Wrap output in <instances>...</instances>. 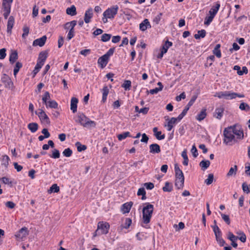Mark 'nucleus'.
I'll return each instance as SVG.
<instances>
[{
	"label": "nucleus",
	"mask_w": 250,
	"mask_h": 250,
	"mask_svg": "<svg viewBox=\"0 0 250 250\" xmlns=\"http://www.w3.org/2000/svg\"><path fill=\"white\" fill-rule=\"evenodd\" d=\"M1 180L4 184H7L10 186H12V182L9 178L6 177H3L2 178Z\"/></svg>",
	"instance_id": "58"
},
{
	"label": "nucleus",
	"mask_w": 250,
	"mask_h": 250,
	"mask_svg": "<svg viewBox=\"0 0 250 250\" xmlns=\"http://www.w3.org/2000/svg\"><path fill=\"white\" fill-rule=\"evenodd\" d=\"M214 179V175L212 173L209 174L208 175V178L205 180V183L207 185H209L212 183Z\"/></svg>",
	"instance_id": "49"
},
{
	"label": "nucleus",
	"mask_w": 250,
	"mask_h": 250,
	"mask_svg": "<svg viewBox=\"0 0 250 250\" xmlns=\"http://www.w3.org/2000/svg\"><path fill=\"white\" fill-rule=\"evenodd\" d=\"M197 98L196 96H193L188 102V103L187 104L186 106L185 107V109L183 110L184 111H186V112L187 113L188 111L189 110L190 107L193 105L194 103L195 102L196 99Z\"/></svg>",
	"instance_id": "34"
},
{
	"label": "nucleus",
	"mask_w": 250,
	"mask_h": 250,
	"mask_svg": "<svg viewBox=\"0 0 250 250\" xmlns=\"http://www.w3.org/2000/svg\"><path fill=\"white\" fill-rule=\"evenodd\" d=\"M242 189L244 192H246L247 194L250 192L249 186H248L246 183H243Z\"/></svg>",
	"instance_id": "61"
},
{
	"label": "nucleus",
	"mask_w": 250,
	"mask_h": 250,
	"mask_svg": "<svg viewBox=\"0 0 250 250\" xmlns=\"http://www.w3.org/2000/svg\"><path fill=\"white\" fill-rule=\"evenodd\" d=\"M1 81L4 83L5 86L6 88H11L13 85V83L10 78L6 74H3L2 75Z\"/></svg>",
	"instance_id": "7"
},
{
	"label": "nucleus",
	"mask_w": 250,
	"mask_h": 250,
	"mask_svg": "<svg viewBox=\"0 0 250 250\" xmlns=\"http://www.w3.org/2000/svg\"><path fill=\"white\" fill-rule=\"evenodd\" d=\"M220 46L221 45L220 44H216L213 50V54L218 58L221 57V53L220 50Z\"/></svg>",
	"instance_id": "35"
},
{
	"label": "nucleus",
	"mask_w": 250,
	"mask_h": 250,
	"mask_svg": "<svg viewBox=\"0 0 250 250\" xmlns=\"http://www.w3.org/2000/svg\"><path fill=\"white\" fill-rule=\"evenodd\" d=\"M93 13L92 8H89L85 12L84 16V21L86 23H88L90 22V19L93 17Z\"/></svg>",
	"instance_id": "8"
},
{
	"label": "nucleus",
	"mask_w": 250,
	"mask_h": 250,
	"mask_svg": "<svg viewBox=\"0 0 250 250\" xmlns=\"http://www.w3.org/2000/svg\"><path fill=\"white\" fill-rule=\"evenodd\" d=\"M132 223V220L129 218H125L124 223L122 225V227L125 229H128Z\"/></svg>",
	"instance_id": "43"
},
{
	"label": "nucleus",
	"mask_w": 250,
	"mask_h": 250,
	"mask_svg": "<svg viewBox=\"0 0 250 250\" xmlns=\"http://www.w3.org/2000/svg\"><path fill=\"white\" fill-rule=\"evenodd\" d=\"M131 85V82L129 80L125 81L124 83L122 85V86L125 88V90H128L130 89Z\"/></svg>",
	"instance_id": "48"
},
{
	"label": "nucleus",
	"mask_w": 250,
	"mask_h": 250,
	"mask_svg": "<svg viewBox=\"0 0 250 250\" xmlns=\"http://www.w3.org/2000/svg\"><path fill=\"white\" fill-rule=\"evenodd\" d=\"M50 190L54 193H57L60 190V188L57 184H54L50 188Z\"/></svg>",
	"instance_id": "55"
},
{
	"label": "nucleus",
	"mask_w": 250,
	"mask_h": 250,
	"mask_svg": "<svg viewBox=\"0 0 250 250\" xmlns=\"http://www.w3.org/2000/svg\"><path fill=\"white\" fill-rule=\"evenodd\" d=\"M23 34L22 35V37L23 38H25L28 35L29 32V28L26 26L24 25L23 27Z\"/></svg>",
	"instance_id": "54"
},
{
	"label": "nucleus",
	"mask_w": 250,
	"mask_h": 250,
	"mask_svg": "<svg viewBox=\"0 0 250 250\" xmlns=\"http://www.w3.org/2000/svg\"><path fill=\"white\" fill-rule=\"evenodd\" d=\"M151 27V25L148 19H145L139 25V28L142 31H145L148 28Z\"/></svg>",
	"instance_id": "13"
},
{
	"label": "nucleus",
	"mask_w": 250,
	"mask_h": 250,
	"mask_svg": "<svg viewBox=\"0 0 250 250\" xmlns=\"http://www.w3.org/2000/svg\"><path fill=\"white\" fill-rule=\"evenodd\" d=\"M145 206L143 208V222L147 224L149 223L153 212L154 206L149 203L145 204Z\"/></svg>",
	"instance_id": "2"
},
{
	"label": "nucleus",
	"mask_w": 250,
	"mask_h": 250,
	"mask_svg": "<svg viewBox=\"0 0 250 250\" xmlns=\"http://www.w3.org/2000/svg\"><path fill=\"white\" fill-rule=\"evenodd\" d=\"M75 146H77V150L79 152L84 151L87 148L85 145H82L79 142H76L75 144Z\"/></svg>",
	"instance_id": "45"
},
{
	"label": "nucleus",
	"mask_w": 250,
	"mask_h": 250,
	"mask_svg": "<svg viewBox=\"0 0 250 250\" xmlns=\"http://www.w3.org/2000/svg\"><path fill=\"white\" fill-rule=\"evenodd\" d=\"M14 23V18L13 16H10L8 19L7 25V32L10 35L12 32V29L13 27Z\"/></svg>",
	"instance_id": "12"
},
{
	"label": "nucleus",
	"mask_w": 250,
	"mask_h": 250,
	"mask_svg": "<svg viewBox=\"0 0 250 250\" xmlns=\"http://www.w3.org/2000/svg\"><path fill=\"white\" fill-rule=\"evenodd\" d=\"M160 152V146L157 144H153L149 146V152L150 153H159Z\"/></svg>",
	"instance_id": "11"
},
{
	"label": "nucleus",
	"mask_w": 250,
	"mask_h": 250,
	"mask_svg": "<svg viewBox=\"0 0 250 250\" xmlns=\"http://www.w3.org/2000/svg\"><path fill=\"white\" fill-rule=\"evenodd\" d=\"M111 37V34L104 33L101 37V41L103 42H107L110 39Z\"/></svg>",
	"instance_id": "52"
},
{
	"label": "nucleus",
	"mask_w": 250,
	"mask_h": 250,
	"mask_svg": "<svg viewBox=\"0 0 250 250\" xmlns=\"http://www.w3.org/2000/svg\"><path fill=\"white\" fill-rule=\"evenodd\" d=\"M153 131L154 133V135L155 136L156 138L159 140H161L164 139L165 138V134L162 135V132L161 131H158V128L156 127H155L153 128Z\"/></svg>",
	"instance_id": "23"
},
{
	"label": "nucleus",
	"mask_w": 250,
	"mask_h": 250,
	"mask_svg": "<svg viewBox=\"0 0 250 250\" xmlns=\"http://www.w3.org/2000/svg\"><path fill=\"white\" fill-rule=\"evenodd\" d=\"M214 18V17L211 16L209 15L208 17H207L205 18V20L204 21V24L205 25H209L210 22L212 21L213 19Z\"/></svg>",
	"instance_id": "57"
},
{
	"label": "nucleus",
	"mask_w": 250,
	"mask_h": 250,
	"mask_svg": "<svg viewBox=\"0 0 250 250\" xmlns=\"http://www.w3.org/2000/svg\"><path fill=\"white\" fill-rule=\"evenodd\" d=\"M28 234L27 228L26 227L22 228L16 235L17 237L22 238Z\"/></svg>",
	"instance_id": "18"
},
{
	"label": "nucleus",
	"mask_w": 250,
	"mask_h": 250,
	"mask_svg": "<svg viewBox=\"0 0 250 250\" xmlns=\"http://www.w3.org/2000/svg\"><path fill=\"white\" fill-rule=\"evenodd\" d=\"M237 171V166L235 165L233 167H230L229 172L227 174V176L229 177L232 175H235L236 174Z\"/></svg>",
	"instance_id": "36"
},
{
	"label": "nucleus",
	"mask_w": 250,
	"mask_h": 250,
	"mask_svg": "<svg viewBox=\"0 0 250 250\" xmlns=\"http://www.w3.org/2000/svg\"><path fill=\"white\" fill-rule=\"evenodd\" d=\"M47 38L46 36H43L42 37L37 39L34 41L33 43V46H37L39 45V46H42L44 45L46 41Z\"/></svg>",
	"instance_id": "9"
},
{
	"label": "nucleus",
	"mask_w": 250,
	"mask_h": 250,
	"mask_svg": "<svg viewBox=\"0 0 250 250\" xmlns=\"http://www.w3.org/2000/svg\"><path fill=\"white\" fill-rule=\"evenodd\" d=\"M244 95L243 94H239L235 92H231L230 91H229L227 100H232L233 99H235L237 97L239 98H243L244 97Z\"/></svg>",
	"instance_id": "20"
},
{
	"label": "nucleus",
	"mask_w": 250,
	"mask_h": 250,
	"mask_svg": "<svg viewBox=\"0 0 250 250\" xmlns=\"http://www.w3.org/2000/svg\"><path fill=\"white\" fill-rule=\"evenodd\" d=\"M221 217L223 220L228 224L229 225L230 223V219L229 216L223 213L221 214Z\"/></svg>",
	"instance_id": "56"
},
{
	"label": "nucleus",
	"mask_w": 250,
	"mask_h": 250,
	"mask_svg": "<svg viewBox=\"0 0 250 250\" xmlns=\"http://www.w3.org/2000/svg\"><path fill=\"white\" fill-rule=\"evenodd\" d=\"M176 119L174 117L171 118L170 120L167 123V130L170 131L173 127V124H175L176 122Z\"/></svg>",
	"instance_id": "42"
},
{
	"label": "nucleus",
	"mask_w": 250,
	"mask_h": 250,
	"mask_svg": "<svg viewBox=\"0 0 250 250\" xmlns=\"http://www.w3.org/2000/svg\"><path fill=\"white\" fill-rule=\"evenodd\" d=\"M144 186L147 189H152L154 187V184L151 182L145 183Z\"/></svg>",
	"instance_id": "64"
},
{
	"label": "nucleus",
	"mask_w": 250,
	"mask_h": 250,
	"mask_svg": "<svg viewBox=\"0 0 250 250\" xmlns=\"http://www.w3.org/2000/svg\"><path fill=\"white\" fill-rule=\"evenodd\" d=\"M132 205L133 203L132 202L124 204L121 207V210L123 213H128L130 211Z\"/></svg>",
	"instance_id": "16"
},
{
	"label": "nucleus",
	"mask_w": 250,
	"mask_h": 250,
	"mask_svg": "<svg viewBox=\"0 0 250 250\" xmlns=\"http://www.w3.org/2000/svg\"><path fill=\"white\" fill-rule=\"evenodd\" d=\"M18 55L17 51H14L12 52L9 57V62L10 63L13 64L18 59Z\"/></svg>",
	"instance_id": "25"
},
{
	"label": "nucleus",
	"mask_w": 250,
	"mask_h": 250,
	"mask_svg": "<svg viewBox=\"0 0 250 250\" xmlns=\"http://www.w3.org/2000/svg\"><path fill=\"white\" fill-rule=\"evenodd\" d=\"M109 58L104 55L100 57L98 60V63L101 65V68H104L107 64Z\"/></svg>",
	"instance_id": "10"
},
{
	"label": "nucleus",
	"mask_w": 250,
	"mask_h": 250,
	"mask_svg": "<svg viewBox=\"0 0 250 250\" xmlns=\"http://www.w3.org/2000/svg\"><path fill=\"white\" fill-rule=\"evenodd\" d=\"M162 90L161 87H156L154 89H150L149 91L148 90L147 91V92L150 93L151 94H155L158 93L159 91Z\"/></svg>",
	"instance_id": "59"
},
{
	"label": "nucleus",
	"mask_w": 250,
	"mask_h": 250,
	"mask_svg": "<svg viewBox=\"0 0 250 250\" xmlns=\"http://www.w3.org/2000/svg\"><path fill=\"white\" fill-rule=\"evenodd\" d=\"M28 128L31 131V132L34 133L38 130V125L36 123H29L28 125Z\"/></svg>",
	"instance_id": "33"
},
{
	"label": "nucleus",
	"mask_w": 250,
	"mask_h": 250,
	"mask_svg": "<svg viewBox=\"0 0 250 250\" xmlns=\"http://www.w3.org/2000/svg\"><path fill=\"white\" fill-rule=\"evenodd\" d=\"M172 189V185L168 182H166L165 186L163 188V190L165 192H170Z\"/></svg>",
	"instance_id": "37"
},
{
	"label": "nucleus",
	"mask_w": 250,
	"mask_h": 250,
	"mask_svg": "<svg viewBox=\"0 0 250 250\" xmlns=\"http://www.w3.org/2000/svg\"><path fill=\"white\" fill-rule=\"evenodd\" d=\"M206 32L205 30L202 29L199 30L198 33L194 35V38L196 39H199L200 38H203L206 36Z\"/></svg>",
	"instance_id": "38"
},
{
	"label": "nucleus",
	"mask_w": 250,
	"mask_h": 250,
	"mask_svg": "<svg viewBox=\"0 0 250 250\" xmlns=\"http://www.w3.org/2000/svg\"><path fill=\"white\" fill-rule=\"evenodd\" d=\"M212 227L215 235V238L222 236L221 231L219 227L216 225L212 226Z\"/></svg>",
	"instance_id": "41"
},
{
	"label": "nucleus",
	"mask_w": 250,
	"mask_h": 250,
	"mask_svg": "<svg viewBox=\"0 0 250 250\" xmlns=\"http://www.w3.org/2000/svg\"><path fill=\"white\" fill-rule=\"evenodd\" d=\"M39 111V112L36 111L35 114L38 115L41 122L43 124L50 125V120L45 112L42 109H40Z\"/></svg>",
	"instance_id": "6"
},
{
	"label": "nucleus",
	"mask_w": 250,
	"mask_h": 250,
	"mask_svg": "<svg viewBox=\"0 0 250 250\" xmlns=\"http://www.w3.org/2000/svg\"><path fill=\"white\" fill-rule=\"evenodd\" d=\"M110 225L107 222H100L98 224L97 230L95 231L93 236L100 235L103 234H107L108 232Z\"/></svg>",
	"instance_id": "3"
},
{
	"label": "nucleus",
	"mask_w": 250,
	"mask_h": 250,
	"mask_svg": "<svg viewBox=\"0 0 250 250\" xmlns=\"http://www.w3.org/2000/svg\"><path fill=\"white\" fill-rule=\"evenodd\" d=\"M74 36V29H70L68 33L67 39L68 40H71Z\"/></svg>",
	"instance_id": "63"
},
{
	"label": "nucleus",
	"mask_w": 250,
	"mask_h": 250,
	"mask_svg": "<svg viewBox=\"0 0 250 250\" xmlns=\"http://www.w3.org/2000/svg\"><path fill=\"white\" fill-rule=\"evenodd\" d=\"M77 117L78 120H76V122H78L84 127H86L88 125L94 127L96 125L95 122L89 120V119L83 113H79Z\"/></svg>",
	"instance_id": "4"
},
{
	"label": "nucleus",
	"mask_w": 250,
	"mask_h": 250,
	"mask_svg": "<svg viewBox=\"0 0 250 250\" xmlns=\"http://www.w3.org/2000/svg\"><path fill=\"white\" fill-rule=\"evenodd\" d=\"M191 152L194 158H196L198 155L197 149L195 145H193L191 149Z\"/></svg>",
	"instance_id": "60"
},
{
	"label": "nucleus",
	"mask_w": 250,
	"mask_h": 250,
	"mask_svg": "<svg viewBox=\"0 0 250 250\" xmlns=\"http://www.w3.org/2000/svg\"><path fill=\"white\" fill-rule=\"evenodd\" d=\"M184 177H179L178 178L175 179V186L177 187L178 189H181L183 188L184 184Z\"/></svg>",
	"instance_id": "21"
},
{
	"label": "nucleus",
	"mask_w": 250,
	"mask_h": 250,
	"mask_svg": "<svg viewBox=\"0 0 250 250\" xmlns=\"http://www.w3.org/2000/svg\"><path fill=\"white\" fill-rule=\"evenodd\" d=\"M224 111V107L223 106H220V107L216 108L214 113V116L218 119H220L223 116Z\"/></svg>",
	"instance_id": "14"
},
{
	"label": "nucleus",
	"mask_w": 250,
	"mask_h": 250,
	"mask_svg": "<svg viewBox=\"0 0 250 250\" xmlns=\"http://www.w3.org/2000/svg\"><path fill=\"white\" fill-rule=\"evenodd\" d=\"M220 7L219 2H216L214 6H212L209 11V14L213 17H215Z\"/></svg>",
	"instance_id": "15"
},
{
	"label": "nucleus",
	"mask_w": 250,
	"mask_h": 250,
	"mask_svg": "<svg viewBox=\"0 0 250 250\" xmlns=\"http://www.w3.org/2000/svg\"><path fill=\"white\" fill-rule=\"evenodd\" d=\"M228 92V91L218 92L216 93V94L214 95V96L217 97L220 99L224 98L227 100Z\"/></svg>",
	"instance_id": "32"
},
{
	"label": "nucleus",
	"mask_w": 250,
	"mask_h": 250,
	"mask_svg": "<svg viewBox=\"0 0 250 250\" xmlns=\"http://www.w3.org/2000/svg\"><path fill=\"white\" fill-rule=\"evenodd\" d=\"M78 103V100L75 97H73L71 100L70 109L73 113H75L77 111V104Z\"/></svg>",
	"instance_id": "17"
},
{
	"label": "nucleus",
	"mask_w": 250,
	"mask_h": 250,
	"mask_svg": "<svg viewBox=\"0 0 250 250\" xmlns=\"http://www.w3.org/2000/svg\"><path fill=\"white\" fill-rule=\"evenodd\" d=\"M2 7L4 10L3 17L4 19H7L11 11V5L7 4L5 5L4 3H2Z\"/></svg>",
	"instance_id": "19"
},
{
	"label": "nucleus",
	"mask_w": 250,
	"mask_h": 250,
	"mask_svg": "<svg viewBox=\"0 0 250 250\" xmlns=\"http://www.w3.org/2000/svg\"><path fill=\"white\" fill-rule=\"evenodd\" d=\"M47 57V53L45 51H42L39 54L38 61L44 63Z\"/></svg>",
	"instance_id": "26"
},
{
	"label": "nucleus",
	"mask_w": 250,
	"mask_h": 250,
	"mask_svg": "<svg viewBox=\"0 0 250 250\" xmlns=\"http://www.w3.org/2000/svg\"><path fill=\"white\" fill-rule=\"evenodd\" d=\"M118 9L119 7L117 5L108 8L104 12L103 16L106 17L108 19H113L117 14Z\"/></svg>",
	"instance_id": "5"
},
{
	"label": "nucleus",
	"mask_w": 250,
	"mask_h": 250,
	"mask_svg": "<svg viewBox=\"0 0 250 250\" xmlns=\"http://www.w3.org/2000/svg\"><path fill=\"white\" fill-rule=\"evenodd\" d=\"M172 43L171 42H169L168 41H167L165 44L163 45L162 46V48L161 49V50L163 51V52L166 53L169 47H170L171 46H172Z\"/></svg>",
	"instance_id": "31"
},
{
	"label": "nucleus",
	"mask_w": 250,
	"mask_h": 250,
	"mask_svg": "<svg viewBox=\"0 0 250 250\" xmlns=\"http://www.w3.org/2000/svg\"><path fill=\"white\" fill-rule=\"evenodd\" d=\"M127 137H131L130 132L128 131L125 132L123 133L118 134L117 135V138L119 141H122V140L125 139Z\"/></svg>",
	"instance_id": "39"
},
{
	"label": "nucleus",
	"mask_w": 250,
	"mask_h": 250,
	"mask_svg": "<svg viewBox=\"0 0 250 250\" xmlns=\"http://www.w3.org/2000/svg\"><path fill=\"white\" fill-rule=\"evenodd\" d=\"M77 24L76 21H72L70 22H66L64 26V28L65 29H74V27L76 26Z\"/></svg>",
	"instance_id": "28"
},
{
	"label": "nucleus",
	"mask_w": 250,
	"mask_h": 250,
	"mask_svg": "<svg viewBox=\"0 0 250 250\" xmlns=\"http://www.w3.org/2000/svg\"><path fill=\"white\" fill-rule=\"evenodd\" d=\"M228 238L230 240H237L238 237L235 236L231 232L229 231L228 234Z\"/></svg>",
	"instance_id": "62"
},
{
	"label": "nucleus",
	"mask_w": 250,
	"mask_h": 250,
	"mask_svg": "<svg viewBox=\"0 0 250 250\" xmlns=\"http://www.w3.org/2000/svg\"><path fill=\"white\" fill-rule=\"evenodd\" d=\"M72 150L70 148L65 149L62 152V154L66 157H70L72 154Z\"/></svg>",
	"instance_id": "50"
},
{
	"label": "nucleus",
	"mask_w": 250,
	"mask_h": 250,
	"mask_svg": "<svg viewBox=\"0 0 250 250\" xmlns=\"http://www.w3.org/2000/svg\"><path fill=\"white\" fill-rule=\"evenodd\" d=\"M58 104L54 100L48 101V107L57 108L58 107Z\"/></svg>",
	"instance_id": "53"
},
{
	"label": "nucleus",
	"mask_w": 250,
	"mask_h": 250,
	"mask_svg": "<svg viewBox=\"0 0 250 250\" xmlns=\"http://www.w3.org/2000/svg\"><path fill=\"white\" fill-rule=\"evenodd\" d=\"M206 109H202L200 112L197 115L196 119L199 121H201L206 118Z\"/></svg>",
	"instance_id": "24"
},
{
	"label": "nucleus",
	"mask_w": 250,
	"mask_h": 250,
	"mask_svg": "<svg viewBox=\"0 0 250 250\" xmlns=\"http://www.w3.org/2000/svg\"><path fill=\"white\" fill-rule=\"evenodd\" d=\"M66 12L69 15L75 16L77 14L76 8L74 5H72L66 9Z\"/></svg>",
	"instance_id": "27"
},
{
	"label": "nucleus",
	"mask_w": 250,
	"mask_h": 250,
	"mask_svg": "<svg viewBox=\"0 0 250 250\" xmlns=\"http://www.w3.org/2000/svg\"><path fill=\"white\" fill-rule=\"evenodd\" d=\"M51 158L54 159H58L60 157V153L59 151L57 149H54L52 151V154L50 156Z\"/></svg>",
	"instance_id": "51"
},
{
	"label": "nucleus",
	"mask_w": 250,
	"mask_h": 250,
	"mask_svg": "<svg viewBox=\"0 0 250 250\" xmlns=\"http://www.w3.org/2000/svg\"><path fill=\"white\" fill-rule=\"evenodd\" d=\"M146 191H145L144 188H140L138 189V192H137V195L138 196H140V195L142 196V200H145L146 198Z\"/></svg>",
	"instance_id": "44"
},
{
	"label": "nucleus",
	"mask_w": 250,
	"mask_h": 250,
	"mask_svg": "<svg viewBox=\"0 0 250 250\" xmlns=\"http://www.w3.org/2000/svg\"><path fill=\"white\" fill-rule=\"evenodd\" d=\"M22 64L21 62H16L15 66L14 69V75L15 76H16L17 74L19 71V70L22 67Z\"/></svg>",
	"instance_id": "47"
},
{
	"label": "nucleus",
	"mask_w": 250,
	"mask_h": 250,
	"mask_svg": "<svg viewBox=\"0 0 250 250\" xmlns=\"http://www.w3.org/2000/svg\"><path fill=\"white\" fill-rule=\"evenodd\" d=\"M223 142L232 146L244 138V132L241 125H234L225 128L223 131Z\"/></svg>",
	"instance_id": "1"
},
{
	"label": "nucleus",
	"mask_w": 250,
	"mask_h": 250,
	"mask_svg": "<svg viewBox=\"0 0 250 250\" xmlns=\"http://www.w3.org/2000/svg\"><path fill=\"white\" fill-rule=\"evenodd\" d=\"M103 93V97H102V101L104 103L107 99V96L109 93V89L108 88L107 86H104L102 89Z\"/></svg>",
	"instance_id": "30"
},
{
	"label": "nucleus",
	"mask_w": 250,
	"mask_h": 250,
	"mask_svg": "<svg viewBox=\"0 0 250 250\" xmlns=\"http://www.w3.org/2000/svg\"><path fill=\"white\" fill-rule=\"evenodd\" d=\"M210 163L208 160H203L200 164L199 166L201 167L203 170H205L207 169L210 166Z\"/></svg>",
	"instance_id": "29"
},
{
	"label": "nucleus",
	"mask_w": 250,
	"mask_h": 250,
	"mask_svg": "<svg viewBox=\"0 0 250 250\" xmlns=\"http://www.w3.org/2000/svg\"><path fill=\"white\" fill-rule=\"evenodd\" d=\"M239 108L241 110H245L246 111H249L250 110V107L249 105L245 103H242L239 105Z\"/></svg>",
	"instance_id": "46"
},
{
	"label": "nucleus",
	"mask_w": 250,
	"mask_h": 250,
	"mask_svg": "<svg viewBox=\"0 0 250 250\" xmlns=\"http://www.w3.org/2000/svg\"><path fill=\"white\" fill-rule=\"evenodd\" d=\"M182 156L184 159L183 164L184 166H188V159L187 153V150L185 149L182 152Z\"/></svg>",
	"instance_id": "40"
},
{
	"label": "nucleus",
	"mask_w": 250,
	"mask_h": 250,
	"mask_svg": "<svg viewBox=\"0 0 250 250\" xmlns=\"http://www.w3.org/2000/svg\"><path fill=\"white\" fill-rule=\"evenodd\" d=\"M174 170L175 172L176 178H178L179 177H184V174L182 171L179 168L178 165L177 164H175L174 165Z\"/></svg>",
	"instance_id": "22"
}]
</instances>
